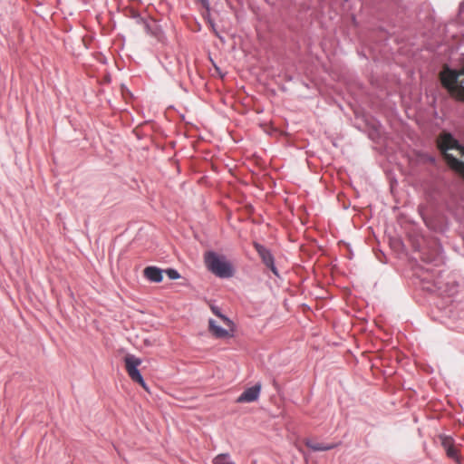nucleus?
Segmentation results:
<instances>
[{
	"mask_svg": "<svg viewBox=\"0 0 464 464\" xmlns=\"http://www.w3.org/2000/svg\"><path fill=\"white\" fill-rule=\"evenodd\" d=\"M261 385L256 384L246 391L237 399V402H252L258 399L260 394Z\"/></svg>",
	"mask_w": 464,
	"mask_h": 464,
	"instance_id": "obj_8",
	"label": "nucleus"
},
{
	"mask_svg": "<svg viewBox=\"0 0 464 464\" xmlns=\"http://www.w3.org/2000/svg\"><path fill=\"white\" fill-rule=\"evenodd\" d=\"M212 464H237L228 453H221L212 459Z\"/></svg>",
	"mask_w": 464,
	"mask_h": 464,
	"instance_id": "obj_13",
	"label": "nucleus"
},
{
	"mask_svg": "<svg viewBox=\"0 0 464 464\" xmlns=\"http://www.w3.org/2000/svg\"><path fill=\"white\" fill-rule=\"evenodd\" d=\"M253 246L256 251L258 253L264 265L268 267L275 276H278V271L275 266L274 256L270 250L257 242H254Z\"/></svg>",
	"mask_w": 464,
	"mask_h": 464,
	"instance_id": "obj_6",
	"label": "nucleus"
},
{
	"mask_svg": "<svg viewBox=\"0 0 464 464\" xmlns=\"http://www.w3.org/2000/svg\"><path fill=\"white\" fill-rule=\"evenodd\" d=\"M144 276L151 282L160 283L162 281V271L156 266H148L143 271Z\"/></svg>",
	"mask_w": 464,
	"mask_h": 464,
	"instance_id": "obj_9",
	"label": "nucleus"
},
{
	"mask_svg": "<svg viewBox=\"0 0 464 464\" xmlns=\"http://www.w3.org/2000/svg\"><path fill=\"white\" fill-rule=\"evenodd\" d=\"M453 96H454V97H456V98H458V99H459V100L464 101V87H463V86H461V87L458 90L457 93H456L455 95H453Z\"/></svg>",
	"mask_w": 464,
	"mask_h": 464,
	"instance_id": "obj_15",
	"label": "nucleus"
},
{
	"mask_svg": "<svg viewBox=\"0 0 464 464\" xmlns=\"http://www.w3.org/2000/svg\"><path fill=\"white\" fill-rule=\"evenodd\" d=\"M125 362V369L130 376V378L135 382L140 384L144 389H147L146 383L138 370V367L140 365L141 361L140 359L135 357L132 354H127L124 358Z\"/></svg>",
	"mask_w": 464,
	"mask_h": 464,
	"instance_id": "obj_4",
	"label": "nucleus"
},
{
	"mask_svg": "<svg viewBox=\"0 0 464 464\" xmlns=\"http://www.w3.org/2000/svg\"><path fill=\"white\" fill-rule=\"evenodd\" d=\"M445 160L447 161L448 165L459 173L464 178V162L460 161L457 158H455L453 155L450 153H445Z\"/></svg>",
	"mask_w": 464,
	"mask_h": 464,
	"instance_id": "obj_11",
	"label": "nucleus"
},
{
	"mask_svg": "<svg viewBox=\"0 0 464 464\" xmlns=\"http://www.w3.org/2000/svg\"><path fill=\"white\" fill-rule=\"evenodd\" d=\"M445 160L447 161L448 165L459 173L464 178V162L460 161L457 158H455L453 155L450 153H445Z\"/></svg>",
	"mask_w": 464,
	"mask_h": 464,
	"instance_id": "obj_10",
	"label": "nucleus"
},
{
	"mask_svg": "<svg viewBox=\"0 0 464 464\" xmlns=\"http://www.w3.org/2000/svg\"><path fill=\"white\" fill-rule=\"evenodd\" d=\"M305 445L313 450L314 451H325L330 450L335 448V444H322L318 442H314L312 440H306Z\"/></svg>",
	"mask_w": 464,
	"mask_h": 464,
	"instance_id": "obj_12",
	"label": "nucleus"
},
{
	"mask_svg": "<svg viewBox=\"0 0 464 464\" xmlns=\"http://www.w3.org/2000/svg\"><path fill=\"white\" fill-rule=\"evenodd\" d=\"M440 443L445 450L447 456L456 462H459V449L455 446L454 440L446 435L440 436Z\"/></svg>",
	"mask_w": 464,
	"mask_h": 464,
	"instance_id": "obj_7",
	"label": "nucleus"
},
{
	"mask_svg": "<svg viewBox=\"0 0 464 464\" xmlns=\"http://www.w3.org/2000/svg\"><path fill=\"white\" fill-rule=\"evenodd\" d=\"M220 320L225 327L220 326L217 321L209 319L208 330L217 338H227L234 332V324L225 315H220Z\"/></svg>",
	"mask_w": 464,
	"mask_h": 464,
	"instance_id": "obj_2",
	"label": "nucleus"
},
{
	"mask_svg": "<svg viewBox=\"0 0 464 464\" xmlns=\"http://www.w3.org/2000/svg\"><path fill=\"white\" fill-rule=\"evenodd\" d=\"M166 274L169 276V278H170V279H178V278L180 277V275L175 269H171V268L170 269H167L166 270Z\"/></svg>",
	"mask_w": 464,
	"mask_h": 464,
	"instance_id": "obj_14",
	"label": "nucleus"
},
{
	"mask_svg": "<svg viewBox=\"0 0 464 464\" xmlns=\"http://www.w3.org/2000/svg\"><path fill=\"white\" fill-rule=\"evenodd\" d=\"M437 143H438V148L443 153L444 156H445V153H447V151L449 150H453V149L464 152V148L461 147L459 144L458 140H455L452 137V135L450 133H449V132H442L439 136Z\"/></svg>",
	"mask_w": 464,
	"mask_h": 464,
	"instance_id": "obj_5",
	"label": "nucleus"
},
{
	"mask_svg": "<svg viewBox=\"0 0 464 464\" xmlns=\"http://www.w3.org/2000/svg\"><path fill=\"white\" fill-rule=\"evenodd\" d=\"M204 261L208 269L217 276L226 278L233 276L232 266L225 256L208 251L205 253Z\"/></svg>",
	"mask_w": 464,
	"mask_h": 464,
	"instance_id": "obj_1",
	"label": "nucleus"
},
{
	"mask_svg": "<svg viewBox=\"0 0 464 464\" xmlns=\"http://www.w3.org/2000/svg\"><path fill=\"white\" fill-rule=\"evenodd\" d=\"M459 73L456 70L450 69L447 65L440 72V80L444 88L448 90L451 96L455 95L460 88L458 86Z\"/></svg>",
	"mask_w": 464,
	"mask_h": 464,
	"instance_id": "obj_3",
	"label": "nucleus"
},
{
	"mask_svg": "<svg viewBox=\"0 0 464 464\" xmlns=\"http://www.w3.org/2000/svg\"><path fill=\"white\" fill-rule=\"evenodd\" d=\"M210 308H211V311L213 312V314H215L220 319V315H223V314L220 313L219 308L215 305H211Z\"/></svg>",
	"mask_w": 464,
	"mask_h": 464,
	"instance_id": "obj_16",
	"label": "nucleus"
},
{
	"mask_svg": "<svg viewBox=\"0 0 464 464\" xmlns=\"http://www.w3.org/2000/svg\"><path fill=\"white\" fill-rule=\"evenodd\" d=\"M457 72L458 73H459V76L464 75V66L459 71Z\"/></svg>",
	"mask_w": 464,
	"mask_h": 464,
	"instance_id": "obj_17",
	"label": "nucleus"
}]
</instances>
